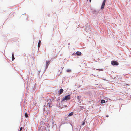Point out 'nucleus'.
Wrapping results in <instances>:
<instances>
[{
    "label": "nucleus",
    "instance_id": "1",
    "mask_svg": "<svg viewBox=\"0 0 131 131\" xmlns=\"http://www.w3.org/2000/svg\"><path fill=\"white\" fill-rule=\"evenodd\" d=\"M111 64L113 66H118L119 64L118 62L116 61H112L111 62Z\"/></svg>",
    "mask_w": 131,
    "mask_h": 131
},
{
    "label": "nucleus",
    "instance_id": "2",
    "mask_svg": "<svg viewBox=\"0 0 131 131\" xmlns=\"http://www.w3.org/2000/svg\"><path fill=\"white\" fill-rule=\"evenodd\" d=\"M70 95H68L67 96H65L64 98H63L62 99V101H63L66 100H67L70 99Z\"/></svg>",
    "mask_w": 131,
    "mask_h": 131
},
{
    "label": "nucleus",
    "instance_id": "3",
    "mask_svg": "<svg viewBox=\"0 0 131 131\" xmlns=\"http://www.w3.org/2000/svg\"><path fill=\"white\" fill-rule=\"evenodd\" d=\"M106 2V0H104V1L102 3L101 7V9H103L105 5V4Z\"/></svg>",
    "mask_w": 131,
    "mask_h": 131
},
{
    "label": "nucleus",
    "instance_id": "4",
    "mask_svg": "<svg viewBox=\"0 0 131 131\" xmlns=\"http://www.w3.org/2000/svg\"><path fill=\"white\" fill-rule=\"evenodd\" d=\"M106 2V0H104V1L102 3L101 7V9H103L105 5V4Z\"/></svg>",
    "mask_w": 131,
    "mask_h": 131
},
{
    "label": "nucleus",
    "instance_id": "5",
    "mask_svg": "<svg viewBox=\"0 0 131 131\" xmlns=\"http://www.w3.org/2000/svg\"><path fill=\"white\" fill-rule=\"evenodd\" d=\"M75 54L77 55L80 56L81 55V53L79 51H77L75 53Z\"/></svg>",
    "mask_w": 131,
    "mask_h": 131
},
{
    "label": "nucleus",
    "instance_id": "6",
    "mask_svg": "<svg viewBox=\"0 0 131 131\" xmlns=\"http://www.w3.org/2000/svg\"><path fill=\"white\" fill-rule=\"evenodd\" d=\"M63 90L62 89H61L60 91H59V94H61L63 92Z\"/></svg>",
    "mask_w": 131,
    "mask_h": 131
},
{
    "label": "nucleus",
    "instance_id": "7",
    "mask_svg": "<svg viewBox=\"0 0 131 131\" xmlns=\"http://www.w3.org/2000/svg\"><path fill=\"white\" fill-rule=\"evenodd\" d=\"M41 42V41L40 40H39V42L38 45V48H39L40 46Z\"/></svg>",
    "mask_w": 131,
    "mask_h": 131
},
{
    "label": "nucleus",
    "instance_id": "8",
    "mask_svg": "<svg viewBox=\"0 0 131 131\" xmlns=\"http://www.w3.org/2000/svg\"><path fill=\"white\" fill-rule=\"evenodd\" d=\"M73 112H72L70 113L68 115V116H72L73 114Z\"/></svg>",
    "mask_w": 131,
    "mask_h": 131
},
{
    "label": "nucleus",
    "instance_id": "9",
    "mask_svg": "<svg viewBox=\"0 0 131 131\" xmlns=\"http://www.w3.org/2000/svg\"><path fill=\"white\" fill-rule=\"evenodd\" d=\"M12 60L13 61L15 59V58L14 55V54L13 53L12 55Z\"/></svg>",
    "mask_w": 131,
    "mask_h": 131
},
{
    "label": "nucleus",
    "instance_id": "10",
    "mask_svg": "<svg viewBox=\"0 0 131 131\" xmlns=\"http://www.w3.org/2000/svg\"><path fill=\"white\" fill-rule=\"evenodd\" d=\"M46 66L47 67L49 65V64L50 63V61H47L46 62Z\"/></svg>",
    "mask_w": 131,
    "mask_h": 131
},
{
    "label": "nucleus",
    "instance_id": "11",
    "mask_svg": "<svg viewBox=\"0 0 131 131\" xmlns=\"http://www.w3.org/2000/svg\"><path fill=\"white\" fill-rule=\"evenodd\" d=\"M101 103H105V101L103 100H101Z\"/></svg>",
    "mask_w": 131,
    "mask_h": 131
},
{
    "label": "nucleus",
    "instance_id": "12",
    "mask_svg": "<svg viewBox=\"0 0 131 131\" xmlns=\"http://www.w3.org/2000/svg\"><path fill=\"white\" fill-rule=\"evenodd\" d=\"M62 69H63V68H62V70L60 71V73H59V74H58V75L59 76L61 74L62 72Z\"/></svg>",
    "mask_w": 131,
    "mask_h": 131
},
{
    "label": "nucleus",
    "instance_id": "13",
    "mask_svg": "<svg viewBox=\"0 0 131 131\" xmlns=\"http://www.w3.org/2000/svg\"><path fill=\"white\" fill-rule=\"evenodd\" d=\"M25 117L26 118L28 117V116L27 114V113H25Z\"/></svg>",
    "mask_w": 131,
    "mask_h": 131
},
{
    "label": "nucleus",
    "instance_id": "14",
    "mask_svg": "<svg viewBox=\"0 0 131 131\" xmlns=\"http://www.w3.org/2000/svg\"><path fill=\"white\" fill-rule=\"evenodd\" d=\"M66 71L67 72H70L71 71V70L70 69H67Z\"/></svg>",
    "mask_w": 131,
    "mask_h": 131
},
{
    "label": "nucleus",
    "instance_id": "15",
    "mask_svg": "<svg viewBox=\"0 0 131 131\" xmlns=\"http://www.w3.org/2000/svg\"><path fill=\"white\" fill-rule=\"evenodd\" d=\"M48 105H47V106H48L50 108L51 107L50 105H51V104L50 103H48Z\"/></svg>",
    "mask_w": 131,
    "mask_h": 131
},
{
    "label": "nucleus",
    "instance_id": "16",
    "mask_svg": "<svg viewBox=\"0 0 131 131\" xmlns=\"http://www.w3.org/2000/svg\"><path fill=\"white\" fill-rule=\"evenodd\" d=\"M22 127H21L20 128V130L19 131H21L22 130Z\"/></svg>",
    "mask_w": 131,
    "mask_h": 131
},
{
    "label": "nucleus",
    "instance_id": "17",
    "mask_svg": "<svg viewBox=\"0 0 131 131\" xmlns=\"http://www.w3.org/2000/svg\"><path fill=\"white\" fill-rule=\"evenodd\" d=\"M85 122H84L82 123V125H84L85 124Z\"/></svg>",
    "mask_w": 131,
    "mask_h": 131
},
{
    "label": "nucleus",
    "instance_id": "18",
    "mask_svg": "<svg viewBox=\"0 0 131 131\" xmlns=\"http://www.w3.org/2000/svg\"><path fill=\"white\" fill-rule=\"evenodd\" d=\"M91 0H89L90 2H91Z\"/></svg>",
    "mask_w": 131,
    "mask_h": 131
}]
</instances>
